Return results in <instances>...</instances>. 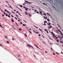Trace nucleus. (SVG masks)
Here are the masks:
<instances>
[{
    "instance_id": "16",
    "label": "nucleus",
    "mask_w": 63,
    "mask_h": 63,
    "mask_svg": "<svg viewBox=\"0 0 63 63\" xmlns=\"http://www.w3.org/2000/svg\"><path fill=\"white\" fill-rule=\"evenodd\" d=\"M51 33L53 35H54V33H53L52 32H51Z\"/></svg>"
},
{
    "instance_id": "19",
    "label": "nucleus",
    "mask_w": 63,
    "mask_h": 63,
    "mask_svg": "<svg viewBox=\"0 0 63 63\" xmlns=\"http://www.w3.org/2000/svg\"><path fill=\"white\" fill-rule=\"evenodd\" d=\"M1 11L2 12V13H3V12H4V11H3V10H1Z\"/></svg>"
},
{
    "instance_id": "17",
    "label": "nucleus",
    "mask_w": 63,
    "mask_h": 63,
    "mask_svg": "<svg viewBox=\"0 0 63 63\" xmlns=\"http://www.w3.org/2000/svg\"><path fill=\"white\" fill-rule=\"evenodd\" d=\"M61 34L62 36H63V34H62V32H61Z\"/></svg>"
},
{
    "instance_id": "14",
    "label": "nucleus",
    "mask_w": 63,
    "mask_h": 63,
    "mask_svg": "<svg viewBox=\"0 0 63 63\" xmlns=\"http://www.w3.org/2000/svg\"><path fill=\"white\" fill-rule=\"evenodd\" d=\"M15 24H16V25H17V26H19L16 23H15Z\"/></svg>"
},
{
    "instance_id": "30",
    "label": "nucleus",
    "mask_w": 63,
    "mask_h": 63,
    "mask_svg": "<svg viewBox=\"0 0 63 63\" xmlns=\"http://www.w3.org/2000/svg\"><path fill=\"white\" fill-rule=\"evenodd\" d=\"M34 11L35 12H37V10H34Z\"/></svg>"
},
{
    "instance_id": "34",
    "label": "nucleus",
    "mask_w": 63,
    "mask_h": 63,
    "mask_svg": "<svg viewBox=\"0 0 63 63\" xmlns=\"http://www.w3.org/2000/svg\"><path fill=\"white\" fill-rule=\"evenodd\" d=\"M0 46H1V47H3V46H2V45L1 44H0Z\"/></svg>"
},
{
    "instance_id": "63",
    "label": "nucleus",
    "mask_w": 63,
    "mask_h": 63,
    "mask_svg": "<svg viewBox=\"0 0 63 63\" xmlns=\"http://www.w3.org/2000/svg\"><path fill=\"white\" fill-rule=\"evenodd\" d=\"M7 3H8V2L7 1H5Z\"/></svg>"
},
{
    "instance_id": "3",
    "label": "nucleus",
    "mask_w": 63,
    "mask_h": 63,
    "mask_svg": "<svg viewBox=\"0 0 63 63\" xmlns=\"http://www.w3.org/2000/svg\"><path fill=\"white\" fill-rule=\"evenodd\" d=\"M34 46H35V47H37V48H39V49H40L39 47L37 45H36V44H34Z\"/></svg>"
},
{
    "instance_id": "1",
    "label": "nucleus",
    "mask_w": 63,
    "mask_h": 63,
    "mask_svg": "<svg viewBox=\"0 0 63 63\" xmlns=\"http://www.w3.org/2000/svg\"><path fill=\"white\" fill-rule=\"evenodd\" d=\"M27 46H28V47H32V48H33V49H34V48H33V47H32V46L29 44H27Z\"/></svg>"
},
{
    "instance_id": "33",
    "label": "nucleus",
    "mask_w": 63,
    "mask_h": 63,
    "mask_svg": "<svg viewBox=\"0 0 63 63\" xmlns=\"http://www.w3.org/2000/svg\"><path fill=\"white\" fill-rule=\"evenodd\" d=\"M58 26H59V27H60V28L61 29H61V27L59 25Z\"/></svg>"
},
{
    "instance_id": "44",
    "label": "nucleus",
    "mask_w": 63,
    "mask_h": 63,
    "mask_svg": "<svg viewBox=\"0 0 63 63\" xmlns=\"http://www.w3.org/2000/svg\"><path fill=\"white\" fill-rule=\"evenodd\" d=\"M43 15H45V16H46V15H46V14H45V13H44Z\"/></svg>"
},
{
    "instance_id": "58",
    "label": "nucleus",
    "mask_w": 63,
    "mask_h": 63,
    "mask_svg": "<svg viewBox=\"0 0 63 63\" xmlns=\"http://www.w3.org/2000/svg\"><path fill=\"white\" fill-rule=\"evenodd\" d=\"M3 14H4V15H5L6 14V13H5V12H4Z\"/></svg>"
},
{
    "instance_id": "55",
    "label": "nucleus",
    "mask_w": 63,
    "mask_h": 63,
    "mask_svg": "<svg viewBox=\"0 0 63 63\" xmlns=\"http://www.w3.org/2000/svg\"><path fill=\"white\" fill-rule=\"evenodd\" d=\"M44 25H46V24L45 23H44Z\"/></svg>"
},
{
    "instance_id": "49",
    "label": "nucleus",
    "mask_w": 63,
    "mask_h": 63,
    "mask_svg": "<svg viewBox=\"0 0 63 63\" xmlns=\"http://www.w3.org/2000/svg\"><path fill=\"white\" fill-rule=\"evenodd\" d=\"M18 57H20V55L18 54Z\"/></svg>"
},
{
    "instance_id": "40",
    "label": "nucleus",
    "mask_w": 63,
    "mask_h": 63,
    "mask_svg": "<svg viewBox=\"0 0 63 63\" xmlns=\"http://www.w3.org/2000/svg\"><path fill=\"white\" fill-rule=\"evenodd\" d=\"M20 24H22V23L21 22H20Z\"/></svg>"
},
{
    "instance_id": "4",
    "label": "nucleus",
    "mask_w": 63,
    "mask_h": 63,
    "mask_svg": "<svg viewBox=\"0 0 63 63\" xmlns=\"http://www.w3.org/2000/svg\"><path fill=\"white\" fill-rule=\"evenodd\" d=\"M39 30L40 31H41L42 33H43V31H42V30H41L40 29H39Z\"/></svg>"
},
{
    "instance_id": "56",
    "label": "nucleus",
    "mask_w": 63,
    "mask_h": 63,
    "mask_svg": "<svg viewBox=\"0 0 63 63\" xmlns=\"http://www.w3.org/2000/svg\"><path fill=\"white\" fill-rule=\"evenodd\" d=\"M37 14H39V12L37 11Z\"/></svg>"
},
{
    "instance_id": "18",
    "label": "nucleus",
    "mask_w": 63,
    "mask_h": 63,
    "mask_svg": "<svg viewBox=\"0 0 63 63\" xmlns=\"http://www.w3.org/2000/svg\"><path fill=\"white\" fill-rule=\"evenodd\" d=\"M18 15H20V16H21V15L19 13H18Z\"/></svg>"
},
{
    "instance_id": "45",
    "label": "nucleus",
    "mask_w": 63,
    "mask_h": 63,
    "mask_svg": "<svg viewBox=\"0 0 63 63\" xmlns=\"http://www.w3.org/2000/svg\"><path fill=\"white\" fill-rule=\"evenodd\" d=\"M7 13H8V14H9V11H7Z\"/></svg>"
},
{
    "instance_id": "47",
    "label": "nucleus",
    "mask_w": 63,
    "mask_h": 63,
    "mask_svg": "<svg viewBox=\"0 0 63 63\" xmlns=\"http://www.w3.org/2000/svg\"><path fill=\"white\" fill-rule=\"evenodd\" d=\"M56 53H57V54H59V53L57 52H56Z\"/></svg>"
},
{
    "instance_id": "6",
    "label": "nucleus",
    "mask_w": 63,
    "mask_h": 63,
    "mask_svg": "<svg viewBox=\"0 0 63 63\" xmlns=\"http://www.w3.org/2000/svg\"><path fill=\"white\" fill-rule=\"evenodd\" d=\"M11 19V21H12V22H14V20H13V19Z\"/></svg>"
},
{
    "instance_id": "2",
    "label": "nucleus",
    "mask_w": 63,
    "mask_h": 63,
    "mask_svg": "<svg viewBox=\"0 0 63 63\" xmlns=\"http://www.w3.org/2000/svg\"><path fill=\"white\" fill-rule=\"evenodd\" d=\"M58 38H62V36H58Z\"/></svg>"
},
{
    "instance_id": "23",
    "label": "nucleus",
    "mask_w": 63,
    "mask_h": 63,
    "mask_svg": "<svg viewBox=\"0 0 63 63\" xmlns=\"http://www.w3.org/2000/svg\"><path fill=\"white\" fill-rule=\"evenodd\" d=\"M47 21H50V20H49L48 19H47Z\"/></svg>"
},
{
    "instance_id": "15",
    "label": "nucleus",
    "mask_w": 63,
    "mask_h": 63,
    "mask_svg": "<svg viewBox=\"0 0 63 63\" xmlns=\"http://www.w3.org/2000/svg\"><path fill=\"white\" fill-rule=\"evenodd\" d=\"M23 26H26V25L24 24H23Z\"/></svg>"
},
{
    "instance_id": "28",
    "label": "nucleus",
    "mask_w": 63,
    "mask_h": 63,
    "mask_svg": "<svg viewBox=\"0 0 63 63\" xmlns=\"http://www.w3.org/2000/svg\"><path fill=\"white\" fill-rule=\"evenodd\" d=\"M44 23H47V21H45L44 22Z\"/></svg>"
},
{
    "instance_id": "38",
    "label": "nucleus",
    "mask_w": 63,
    "mask_h": 63,
    "mask_svg": "<svg viewBox=\"0 0 63 63\" xmlns=\"http://www.w3.org/2000/svg\"><path fill=\"white\" fill-rule=\"evenodd\" d=\"M29 32L30 33H31V34H32V33L31 32V31H29Z\"/></svg>"
},
{
    "instance_id": "61",
    "label": "nucleus",
    "mask_w": 63,
    "mask_h": 63,
    "mask_svg": "<svg viewBox=\"0 0 63 63\" xmlns=\"http://www.w3.org/2000/svg\"><path fill=\"white\" fill-rule=\"evenodd\" d=\"M12 40H15V39H14V38H12Z\"/></svg>"
},
{
    "instance_id": "21",
    "label": "nucleus",
    "mask_w": 63,
    "mask_h": 63,
    "mask_svg": "<svg viewBox=\"0 0 63 63\" xmlns=\"http://www.w3.org/2000/svg\"><path fill=\"white\" fill-rule=\"evenodd\" d=\"M25 36H26V37H27V35H26V34H25Z\"/></svg>"
},
{
    "instance_id": "7",
    "label": "nucleus",
    "mask_w": 63,
    "mask_h": 63,
    "mask_svg": "<svg viewBox=\"0 0 63 63\" xmlns=\"http://www.w3.org/2000/svg\"><path fill=\"white\" fill-rule=\"evenodd\" d=\"M8 5H9V6L12 9H13V8H12V7L11 6V5H10L9 4H8Z\"/></svg>"
},
{
    "instance_id": "48",
    "label": "nucleus",
    "mask_w": 63,
    "mask_h": 63,
    "mask_svg": "<svg viewBox=\"0 0 63 63\" xmlns=\"http://www.w3.org/2000/svg\"><path fill=\"white\" fill-rule=\"evenodd\" d=\"M52 54H53V55H55V53H53Z\"/></svg>"
},
{
    "instance_id": "11",
    "label": "nucleus",
    "mask_w": 63,
    "mask_h": 63,
    "mask_svg": "<svg viewBox=\"0 0 63 63\" xmlns=\"http://www.w3.org/2000/svg\"><path fill=\"white\" fill-rule=\"evenodd\" d=\"M28 8H27L25 9V10L26 11H28Z\"/></svg>"
},
{
    "instance_id": "36",
    "label": "nucleus",
    "mask_w": 63,
    "mask_h": 63,
    "mask_svg": "<svg viewBox=\"0 0 63 63\" xmlns=\"http://www.w3.org/2000/svg\"><path fill=\"white\" fill-rule=\"evenodd\" d=\"M57 39H58V37H56L55 38V40H56Z\"/></svg>"
},
{
    "instance_id": "46",
    "label": "nucleus",
    "mask_w": 63,
    "mask_h": 63,
    "mask_svg": "<svg viewBox=\"0 0 63 63\" xmlns=\"http://www.w3.org/2000/svg\"><path fill=\"white\" fill-rule=\"evenodd\" d=\"M12 13H13V14H15V13L13 11H12Z\"/></svg>"
},
{
    "instance_id": "60",
    "label": "nucleus",
    "mask_w": 63,
    "mask_h": 63,
    "mask_svg": "<svg viewBox=\"0 0 63 63\" xmlns=\"http://www.w3.org/2000/svg\"><path fill=\"white\" fill-rule=\"evenodd\" d=\"M8 16L9 17H10V16L9 15H8Z\"/></svg>"
},
{
    "instance_id": "59",
    "label": "nucleus",
    "mask_w": 63,
    "mask_h": 63,
    "mask_svg": "<svg viewBox=\"0 0 63 63\" xmlns=\"http://www.w3.org/2000/svg\"><path fill=\"white\" fill-rule=\"evenodd\" d=\"M2 16H4V15H2Z\"/></svg>"
},
{
    "instance_id": "27",
    "label": "nucleus",
    "mask_w": 63,
    "mask_h": 63,
    "mask_svg": "<svg viewBox=\"0 0 63 63\" xmlns=\"http://www.w3.org/2000/svg\"><path fill=\"white\" fill-rule=\"evenodd\" d=\"M58 31H59V32H61L59 30H58Z\"/></svg>"
},
{
    "instance_id": "13",
    "label": "nucleus",
    "mask_w": 63,
    "mask_h": 63,
    "mask_svg": "<svg viewBox=\"0 0 63 63\" xmlns=\"http://www.w3.org/2000/svg\"><path fill=\"white\" fill-rule=\"evenodd\" d=\"M0 26L2 28H4V27H3L1 25H0Z\"/></svg>"
},
{
    "instance_id": "53",
    "label": "nucleus",
    "mask_w": 63,
    "mask_h": 63,
    "mask_svg": "<svg viewBox=\"0 0 63 63\" xmlns=\"http://www.w3.org/2000/svg\"><path fill=\"white\" fill-rule=\"evenodd\" d=\"M50 28H52V26H50Z\"/></svg>"
},
{
    "instance_id": "54",
    "label": "nucleus",
    "mask_w": 63,
    "mask_h": 63,
    "mask_svg": "<svg viewBox=\"0 0 63 63\" xmlns=\"http://www.w3.org/2000/svg\"><path fill=\"white\" fill-rule=\"evenodd\" d=\"M23 7L24 8H26V7L25 6H23Z\"/></svg>"
},
{
    "instance_id": "64",
    "label": "nucleus",
    "mask_w": 63,
    "mask_h": 63,
    "mask_svg": "<svg viewBox=\"0 0 63 63\" xmlns=\"http://www.w3.org/2000/svg\"><path fill=\"white\" fill-rule=\"evenodd\" d=\"M48 28H49V29H50V27H48Z\"/></svg>"
},
{
    "instance_id": "22",
    "label": "nucleus",
    "mask_w": 63,
    "mask_h": 63,
    "mask_svg": "<svg viewBox=\"0 0 63 63\" xmlns=\"http://www.w3.org/2000/svg\"><path fill=\"white\" fill-rule=\"evenodd\" d=\"M57 41L58 42H59V39H57Z\"/></svg>"
},
{
    "instance_id": "26",
    "label": "nucleus",
    "mask_w": 63,
    "mask_h": 63,
    "mask_svg": "<svg viewBox=\"0 0 63 63\" xmlns=\"http://www.w3.org/2000/svg\"><path fill=\"white\" fill-rule=\"evenodd\" d=\"M5 16H8V15L7 14H6Z\"/></svg>"
},
{
    "instance_id": "35",
    "label": "nucleus",
    "mask_w": 63,
    "mask_h": 63,
    "mask_svg": "<svg viewBox=\"0 0 63 63\" xmlns=\"http://www.w3.org/2000/svg\"><path fill=\"white\" fill-rule=\"evenodd\" d=\"M45 31H46V32H47V30L46 29H45Z\"/></svg>"
},
{
    "instance_id": "41",
    "label": "nucleus",
    "mask_w": 63,
    "mask_h": 63,
    "mask_svg": "<svg viewBox=\"0 0 63 63\" xmlns=\"http://www.w3.org/2000/svg\"><path fill=\"white\" fill-rule=\"evenodd\" d=\"M23 21H24V22H26H26L25 21V20H23Z\"/></svg>"
},
{
    "instance_id": "39",
    "label": "nucleus",
    "mask_w": 63,
    "mask_h": 63,
    "mask_svg": "<svg viewBox=\"0 0 63 63\" xmlns=\"http://www.w3.org/2000/svg\"><path fill=\"white\" fill-rule=\"evenodd\" d=\"M15 15L17 17H18V16L16 14Z\"/></svg>"
},
{
    "instance_id": "20",
    "label": "nucleus",
    "mask_w": 63,
    "mask_h": 63,
    "mask_svg": "<svg viewBox=\"0 0 63 63\" xmlns=\"http://www.w3.org/2000/svg\"><path fill=\"white\" fill-rule=\"evenodd\" d=\"M29 16H31V14H30L29 15Z\"/></svg>"
},
{
    "instance_id": "32",
    "label": "nucleus",
    "mask_w": 63,
    "mask_h": 63,
    "mask_svg": "<svg viewBox=\"0 0 63 63\" xmlns=\"http://www.w3.org/2000/svg\"><path fill=\"white\" fill-rule=\"evenodd\" d=\"M4 11L5 12H7V11H7V10L6 9H5L4 10Z\"/></svg>"
},
{
    "instance_id": "5",
    "label": "nucleus",
    "mask_w": 63,
    "mask_h": 63,
    "mask_svg": "<svg viewBox=\"0 0 63 63\" xmlns=\"http://www.w3.org/2000/svg\"><path fill=\"white\" fill-rule=\"evenodd\" d=\"M29 2L27 1H25V4H28Z\"/></svg>"
},
{
    "instance_id": "25",
    "label": "nucleus",
    "mask_w": 63,
    "mask_h": 63,
    "mask_svg": "<svg viewBox=\"0 0 63 63\" xmlns=\"http://www.w3.org/2000/svg\"><path fill=\"white\" fill-rule=\"evenodd\" d=\"M12 28H13L14 29H16V28H15V27H13Z\"/></svg>"
},
{
    "instance_id": "10",
    "label": "nucleus",
    "mask_w": 63,
    "mask_h": 63,
    "mask_svg": "<svg viewBox=\"0 0 63 63\" xmlns=\"http://www.w3.org/2000/svg\"><path fill=\"white\" fill-rule=\"evenodd\" d=\"M25 13L26 15H28V13L26 12H25Z\"/></svg>"
},
{
    "instance_id": "8",
    "label": "nucleus",
    "mask_w": 63,
    "mask_h": 63,
    "mask_svg": "<svg viewBox=\"0 0 63 63\" xmlns=\"http://www.w3.org/2000/svg\"><path fill=\"white\" fill-rule=\"evenodd\" d=\"M47 25H49V26H50V23L49 22L47 24Z\"/></svg>"
},
{
    "instance_id": "50",
    "label": "nucleus",
    "mask_w": 63,
    "mask_h": 63,
    "mask_svg": "<svg viewBox=\"0 0 63 63\" xmlns=\"http://www.w3.org/2000/svg\"><path fill=\"white\" fill-rule=\"evenodd\" d=\"M43 4H44V5H46V3H43Z\"/></svg>"
},
{
    "instance_id": "52",
    "label": "nucleus",
    "mask_w": 63,
    "mask_h": 63,
    "mask_svg": "<svg viewBox=\"0 0 63 63\" xmlns=\"http://www.w3.org/2000/svg\"><path fill=\"white\" fill-rule=\"evenodd\" d=\"M16 13H19L18 11H17Z\"/></svg>"
},
{
    "instance_id": "37",
    "label": "nucleus",
    "mask_w": 63,
    "mask_h": 63,
    "mask_svg": "<svg viewBox=\"0 0 63 63\" xmlns=\"http://www.w3.org/2000/svg\"><path fill=\"white\" fill-rule=\"evenodd\" d=\"M7 43L8 44H9V42L8 41H7Z\"/></svg>"
},
{
    "instance_id": "43",
    "label": "nucleus",
    "mask_w": 63,
    "mask_h": 63,
    "mask_svg": "<svg viewBox=\"0 0 63 63\" xmlns=\"http://www.w3.org/2000/svg\"><path fill=\"white\" fill-rule=\"evenodd\" d=\"M5 38H6V39H7V36H5Z\"/></svg>"
},
{
    "instance_id": "51",
    "label": "nucleus",
    "mask_w": 63,
    "mask_h": 63,
    "mask_svg": "<svg viewBox=\"0 0 63 63\" xmlns=\"http://www.w3.org/2000/svg\"><path fill=\"white\" fill-rule=\"evenodd\" d=\"M38 35L39 36V37H40V36H41V34H39Z\"/></svg>"
},
{
    "instance_id": "42",
    "label": "nucleus",
    "mask_w": 63,
    "mask_h": 63,
    "mask_svg": "<svg viewBox=\"0 0 63 63\" xmlns=\"http://www.w3.org/2000/svg\"><path fill=\"white\" fill-rule=\"evenodd\" d=\"M19 30H20V31H21V29L20 28H19Z\"/></svg>"
},
{
    "instance_id": "12",
    "label": "nucleus",
    "mask_w": 63,
    "mask_h": 63,
    "mask_svg": "<svg viewBox=\"0 0 63 63\" xmlns=\"http://www.w3.org/2000/svg\"><path fill=\"white\" fill-rule=\"evenodd\" d=\"M60 43H62V44H63V42L62 41H60Z\"/></svg>"
},
{
    "instance_id": "57",
    "label": "nucleus",
    "mask_w": 63,
    "mask_h": 63,
    "mask_svg": "<svg viewBox=\"0 0 63 63\" xmlns=\"http://www.w3.org/2000/svg\"><path fill=\"white\" fill-rule=\"evenodd\" d=\"M20 6L21 7H22V6L21 5H20Z\"/></svg>"
},
{
    "instance_id": "9",
    "label": "nucleus",
    "mask_w": 63,
    "mask_h": 63,
    "mask_svg": "<svg viewBox=\"0 0 63 63\" xmlns=\"http://www.w3.org/2000/svg\"><path fill=\"white\" fill-rule=\"evenodd\" d=\"M39 12H40V14H41V15L42 16H43V14H42V12L40 11H39Z\"/></svg>"
},
{
    "instance_id": "31",
    "label": "nucleus",
    "mask_w": 63,
    "mask_h": 63,
    "mask_svg": "<svg viewBox=\"0 0 63 63\" xmlns=\"http://www.w3.org/2000/svg\"><path fill=\"white\" fill-rule=\"evenodd\" d=\"M26 28H27V30L28 31H29V29H28V28L27 27H26Z\"/></svg>"
},
{
    "instance_id": "24",
    "label": "nucleus",
    "mask_w": 63,
    "mask_h": 63,
    "mask_svg": "<svg viewBox=\"0 0 63 63\" xmlns=\"http://www.w3.org/2000/svg\"><path fill=\"white\" fill-rule=\"evenodd\" d=\"M34 27H36V28H38L36 26H34Z\"/></svg>"
},
{
    "instance_id": "29",
    "label": "nucleus",
    "mask_w": 63,
    "mask_h": 63,
    "mask_svg": "<svg viewBox=\"0 0 63 63\" xmlns=\"http://www.w3.org/2000/svg\"><path fill=\"white\" fill-rule=\"evenodd\" d=\"M18 9L20 10L21 11H22V10H21V9H20V8H18Z\"/></svg>"
},
{
    "instance_id": "62",
    "label": "nucleus",
    "mask_w": 63,
    "mask_h": 63,
    "mask_svg": "<svg viewBox=\"0 0 63 63\" xmlns=\"http://www.w3.org/2000/svg\"><path fill=\"white\" fill-rule=\"evenodd\" d=\"M53 35V37H55V34H54V35Z\"/></svg>"
}]
</instances>
